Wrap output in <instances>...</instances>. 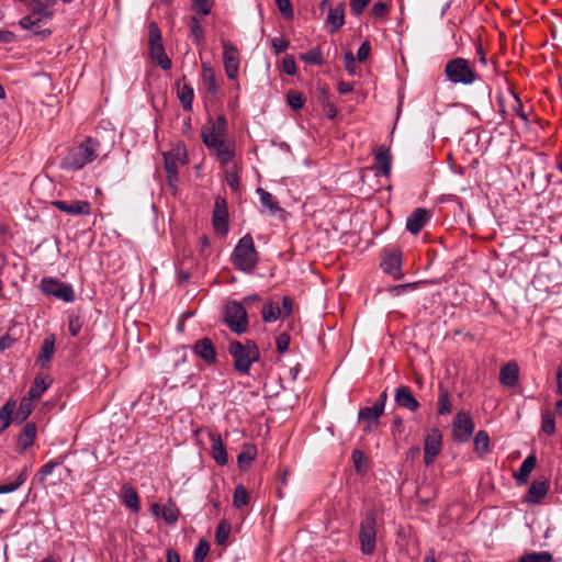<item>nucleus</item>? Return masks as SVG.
Masks as SVG:
<instances>
[{
  "instance_id": "8fccbe9b",
  "label": "nucleus",
  "mask_w": 562,
  "mask_h": 562,
  "mask_svg": "<svg viewBox=\"0 0 562 562\" xmlns=\"http://www.w3.org/2000/svg\"><path fill=\"white\" fill-rule=\"evenodd\" d=\"M34 400H31L29 396L22 397L20 401L19 408L16 411V417L23 422L32 413V402Z\"/></svg>"
},
{
  "instance_id": "ea45409f",
  "label": "nucleus",
  "mask_w": 562,
  "mask_h": 562,
  "mask_svg": "<svg viewBox=\"0 0 562 562\" xmlns=\"http://www.w3.org/2000/svg\"><path fill=\"white\" fill-rule=\"evenodd\" d=\"M257 193L260 196L261 204L265 207H267L271 214H276L277 212H283V210L279 206L278 202L274 201V198L271 193L263 190L262 188H258Z\"/></svg>"
},
{
  "instance_id": "f03ea898",
  "label": "nucleus",
  "mask_w": 562,
  "mask_h": 562,
  "mask_svg": "<svg viewBox=\"0 0 562 562\" xmlns=\"http://www.w3.org/2000/svg\"><path fill=\"white\" fill-rule=\"evenodd\" d=\"M100 143L87 137L79 146L72 148L61 161V167L67 170H79L98 157Z\"/></svg>"
},
{
  "instance_id": "4d7b16f0",
  "label": "nucleus",
  "mask_w": 562,
  "mask_h": 562,
  "mask_svg": "<svg viewBox=\"0 0 562 562\" xmlns=\"http://www.w3.org/2000/svg\"><path fill=\"white\" fill-rule=\"evenodd\" d=\"M497 105H498L503 122L508 121L510 119V111L508 109V95L507 94L498 95L497 97Z\"/></svg>"
},
{
  "instance_id": "0e129e2a",
  "label": "nucleus",
  "mask_w": 562,
  "mask_h": 562,
  "mask_svg": "<svg viewBox=\"0 0 562 562\" xmlns=\"http://www.w3.org/2000/svg\"><path fill=\"white\" fill-rule=\"evenodd\" d=\"M59 464H61V461H49L48 463L42 465L38 472L41 481H44L48 475H50L54 469Z\"/></svg>"
},
{
  "instance_id": "423d86ee",
  "label": "nucleus",
  "mask_w": 562,
  "mask_h": 562,
  "mask_svg": "<svg viewBox=\"0 0 562 562\" xmlns=\"http://www.w3.org/2000/svg\"><path fill=\"white\" fill-rule=\"evenodd\" d=\"M359 540L363 554L370 555L374 552L376 540V514L374 510H368L361 520Z\"/></svg>"
},
{
  "instance_id": "6e6d98bb",
  "label": "nucleus",
  "mask_w": 562,
  "mask_h": 562,
  "mask_svg": "<svg viewBox=\"0 0 562 562\" xmlns=\"http://www.w3.org/2000/svg\"><path fill=\"white\" fill-rule=\"evenodd\" d=\"M352 461L355 464V469L359 473H363L366 471L367 457L361 450L352 451Z\"/></svg>"
},
{
  "instance_id": "ddd939ff",
  "label": "nucleus",
  "mask_w": 562,
  "mask_h": 562,
  "mask_svg": "<svg viewBox=\"0 0 562 562\" xmlns=\"http://www.w3.org/2000/svg\"><path fill=\"white\" fill-rule=\"evenodd\" d=\"M178 162H187V154L184 149L177 148L175 151L164 154V165L167 172L168 184L176 187L178 182Z\"/></svg>"
},
{
  "instance_id": "c85d7f7f",
  "label": "nucleus",
  "mask_w": 562,
  "mask_h": 562,
  "mask_svg": "<svg viewBox=\"0 0 562 562\" xmlns=\"http://www.w3.org/2000/svg\"><path fill=\"white\" fill-rule=\"evenodd\" d=\"M383 411L375 406L374 404L372 406H367L359 409L358 418L361 422H366L368 425L364 428V431L370 432L371 431V425L376 424L379 418L383 415Z\"/></svg>"
},
{
  "instance_id": "0eeeda50",
  "label": "nucleus",
  "mask_w": 562,
  "mask_h": 562,
  "mask_svg": "<svg viewBox=\"0 0 562 562\" xmlns=\"http://www.w3.org/2000/svg\"><path fill=\"white\" fill-rule=\"evenodd\" d=\"M26 7L30 10V14L19 21V25L24 30L40 26L43 22L53 18V13L47 10V4L41 0H30Z\"/></svg>"
},
{
  "instance_id": "f257e3e1",
  "label": "nucleus",
  "mask_w": 562,
  "mask_h": 562,
  "mask_svg": "<svg viewBox=\"0 0 562 562\" xmlns=\"http://www.w3.org/2000/svg\"><path fill=\"white\" fill-rule=\"evenodd\" d=\"M228 353L233 358L235 371L243 375H248L252 363L260 359L259 348L251 339H247L245 342L238 340L231 341Z\"/></svg>"
},
{
  "instance_id": "774afa93",
  "label": "nucleus",
  "mask_w": 562,
  "mask_h": 562,
  "mask_svg": "<svg viewBox=\"0 0 562 562\" xmlns=\"http://www.w3.org/2000/svg\"><path fill=\"white\" fill-rule=\"evenodd\" d=\"M370 50H371V46H370V43L368 41L363 42L360 47L358 48V52H357V59L360 61V63H363L368 59L369 55H370Z\"/></svg>"
},
{
  "instance_id": "052dcab7",
  "label": "nucleus",
  "mask_w": 562,
  "mask_h": 562,
  "mask_svg": "<svg viewBox=\"0 0 562 562\" xmlns=\"http://www.w3.org/2000/svg\"><path fill=\"white\" fill-rule=\"evenodd\" d=\"M289 345H290V335L289 334L281 333L277 336L276 346H277V350L280 353H284L285 351H288Z\"/></svg>"
},
{
  "instance_id": "de8ad7c7",
  "label": "nucleus",
  "mask_w": 562,
  "mask_h": 562,
  "mask_svg": "<svg viewBox=\"0 0 562 562\" xmlns=\"http://www.w3.org/2000/svg\"><path fill=\"white\" fill-rule=\"evenodd\" d=\"M190 36L196 44H201L204 41V31L196 16H191L190 19Z\"/></svg>"
},
{
  "instance_id": "37998d69",
  "label": "nucleus",
  "mask_w": 562,
  "mask_h": 562,
  "mask_svg": "<svg viewBox=\"0 0 562 562\" xmlns=\"http://www.w3.org/2000/svg\"><path fill=\"white\" fill-rule=\"evenodd\" d=\"M519 562H553V558L548 551L530 552L520 557Z\"/></svg>"
},
{
  "instance_id": "5701e85b",
  "label": "nucleus",
  "mask_w": 562,
  "mask_h": 562,
  "mask_svg": "<svg viewBox=\"0 0 562 562\" xmlns=\"http://www.w3.org/2000/svg\"><path fill=\"white\" fill-rule=\"evenodd\" d=\"M519 380V367L514 360L505 363L499 371V383L506 387H514Z\"/></svg>"
},
{
  "instance_id": "f704fd0d",
  "label": "nucleus",
  "mask_w": 562,
  "mask_h": 562,
  "mask_svg": "<svg viewBox=\"0 0 562 562\" xmlns=\"http://www.w3.org/2000/svg\"><path fill=\"white\" fill-rule=\"evenodd\" d=\"M55 351V337L53 335L46 337L41 346V351L37 358L41 367H45L53 358Z\"/></svg>"
},
{
  "instance_id": "b1692460",
  "label": "nucleus",
  "mask_w": 562,
  "mask_h": 562,
  "mask_svg": "<svg viewBox=\"0 0 562 562\" xmlns=\"http://www.w3.org/2000/svg\"><path fill=\"white\" fill-rule=\"evenodd\" d=\"M395 402L398 406L411 412H416L419 407L418 401L414 397L411 387L402 385L396 389Z\"/></svg>"
},
{
  "instance_id": "58836bf2",
  "label": "nucleus",
  "mask_w": 562,
  "mask_h": 562,
  "mask_svg": "<svg viewBox=\"0 0 562 562\" xmlns=\"http://www.w3.org/2000/svg\"><path fill=\"white\" fill-rule=\"evenodd\" d=\"M474 451L483 457L490 451V437L485 430H480L474 437Z\"/></svg>"
},
{
  "instance_id": "3c124183",
  "label": "nucleus",
  "mask_w": 562,
  "mask_h": 562,
  "mask_svg": "<svg viewBox=\"0 0 562 562\" xmlns=\"http://www.w3.org/2000/svg\"><path fill=\"white\" fill-rule=\"evenodd\" d=\"M209 551H210V543L206 540L201 539L194 549L193 561L194 562H204L206 555L209 554Z\"/></svg>"
},
{
  "instance_id": "7c9ffc66",
  "label": "nucleus",
  "mask_w": 562,
  "mask_h": 562,
  "mask_svg": "<svg viewBox=\"0 0 562 562\" xmlns=\"http://www.w3.org/2000/svg\"><path fill=\"white\" fill-rule=\"evenodd\" d=\"M376 175L387 177L391 172V155L387 149L380 148L374 155Z\"/></svg>"
},
{
  "instance_id": "49530a36",
  "label": "nucleus",
  "mask_w": 562,
  "mask_h": 562,
  "mask_svg": "<svg viewBox=\"0 0 562 562\" xmlns=\"http://www.w3.org/2000/svg\"><path fill=\"white\" fill-rule=\"evenodd\" d=\"M26 477H27L26 470H22L18 474L14 482H10V483L0 485V493L5 494V493L14 492L26 481Z\"/></svg>"
},
{
  "instance_id": "412c9836",
  "label": "nucleus",
  "mask_w": 562,
  "mask_h": 562,
  "mask_svg": "<svg viewBox=\"0 0 562 562\" xmlns=\"http://www.w3.org/2000/svg\"><path fill=\"white\" fill-rule=\"evenodd\" d=\"M207 149L212 150L216 156L217 160L222 165H227L231 162L235 155V145L232 142H227L225 138L215 143V145H211Z\"/></svg>"
},
{
  "instance_id": "f8f14e48",
  "label": "nucleus",
  "mask_w": 562,
  "mask_h": 562,
  "mask_svg": "<svg viewBox=\"0 0 562 562\" xmlns=\"http://www.w3.org/2000/svg\"><path fill=\"white\" fill-rule=\"evenodd\" d=\"M474 431V422L467 412H459L452 424V434L458 442L468 441Z\"/></svg>"
},
{
  "instance_id": "6e6552de",
  "label": "nucleus",
  "mask_w": 562,
  "mask_h": 562,
  "mask_svg": "<svg viewBox=\"0 0 562 562\" xmlns=\"http://www.w3.org/2000/svg\"><path fill=\"white\" fill-rule=\"evenodd\" d=\"M41 290L45 295L55 296L66 303L75 301L72 285L54 278H44L41 281Z\"/></svg>"
},
{
  "instance_id": "bf43d9fd",
  "label": "nucleus",
  "mask_w": 562,
  "mask_h": 562,
  "mask_svg": "<svg viewBox=\"0 0 562 562\" xmlns=\"http://www.w3.org/2000/svg\"><path fill=\"white\" fill-rule=\"evenodd\" d=\"M225 179L233 192L239 191V178L235 170H226Z\"/></svg>"
},
{
  "instance_id": "7ed1b4c3",
  "label": "nucleus",
  "mask_w": 562,
  "mask_h": 562,
  "mask_svg": "<svg viewBox=\"0 0 562 562\" xmlns=\"http://www.w3.org/2000/svg\"><path fill=\"white\" fill-rule=\"evenodd\" d=\"M231 260L239 271L251 273L256 269L259 262V255L250 234H246L238 240Z\"/></svg>"
},
{
  "instance_id": "c03bdc74",
  "label": "nucleus",
  "mask_w": 562,
  "mask_h": 562,
  "mask_svg": "<svg viewBox=\"0 0 562 562\" xmlns=\"http://www.w3.org/2000/svg\"><path fill=\"white\" fill-rule=\"evenodd\" d=\"M438 414L447 415L451 413V403L449 398V393L446 389L440 387L438 395Z\"/></svg>"
},
{
  "instance_id": "69168bd1",
  "label": "nucleus",
  "mask_w": 562,
  "mask_h": 562,
  "mask_svg": "<svg viewBox=\"0 0 562 562\" xmlns=\"http://www.w3.org/2000/svg\"><path fill=\"white\" fill-rule=\"evenodd\" d=\"M344 64H345L346 70L350 75H355L356 74V60H355V56H353V54L351 52H346L344 54Z\"/></svg>"
},
{
  "instance_id": "4468645a",
  "label": "nucleus",
  "mask_w": 562,
  "mask_h": 562,
  "mask_svg": "<svg viewBox=\"0 0 562 562\" xmlns=\"http://www.w3.org/2000/svg\"><path fill=\"white\" fill-rule=\"evenodd\" d=\"M212 225L214 232L221 236L228 233V210L226 200L222 196H216L214 202V210L212 215Z\"/></svg>"
},
{
  "instance_id": "bb28decb",
  "label": "nucleus",
  "mask_w": 562,
  "mask_h": 562,
  "mask_svg": "<svg viewBox=\"0 0 562 562\" xmlns=\"http://www.w3.org/2000/svg\"><path fill=\"white\" fill-rule=\"evenodd\" d=\"M326 23L331 33L337 32L345 24V4L342 2L329 9Z\"/></svg>"
},
{
  "instance_id": "4be33fe9",
  "label": "nucleus",
  "mask_w": 562,
  "mask_h": 562,
  "mask_svg": "<svg viewBox=\"0 0 562 562\" xmlns=\"http://www.w3.org/2000/svg\"><path fill=\"white\" fill-rule=\"evenodd\" d=\"M211 440V456L218 465H225L228 462V456L224 447L222 437L216 431L209 434Z\"/></svg>"
},
{
  "instance_id": "f3484780",
  "label": "nucleus",
  "mask_w": 562,
  "mask_h": 562,
  "mask_svg": "<svg viewBox=\"0 0 562 562\" xmlns=\"http://www.w3.org/2000/svg\"><path fill=\"white\" fill-rule=\"evenodd\" d=\"M192 350L209 366L214 364L217 360L216 349L210 338L205 337L196 340Z\"/></svg>"
},
{
  "instance_id": "dca6fc26",
  "label": "nucleus",
  "mask_w": 562,
  "mask_h": 562,
  "mask_svg": "<svg viewBox=\"0 0 562 562\" xmlns=\"http://www.w3.org/2000/svg\"><path fill=\"white\" fill-rule=\"evenodd\" d=\"M52 205L69 215H89L91 212V204L88 201H61L56 200L52 202Z\"/></svg>"
},
{
  "instance_id": "39448f33",
  "label": "nucleus",
  "mask_w": 562,
  "mask_h": 562,
  "mask_svg": "<svg viewBox=\"0 0 562 562\" xmlns=\"http://www.w3.org/2000/svg\"><path fill=\"white\" fill-rule=\"evenodd\" d=\"M223 321L227 327L235 334L248 331V314L243 303L231 301L224 308Z\"/></svg>"
},
{
  "instance_id": "9d476101",
  "label": "nucleus",
  "mask_w": 562,
  "mask_h": 562,
  "mask_svg": "<svg viewBox=\"0 0 562 562\" xmlns=\"http://www.w3.org/2000/svg\"><path fill=\"white\" fill-rule=\"evenodd\" d=\"M293 310V300L285 295L282 297L281 306L277 302H268L263 305L261 316L263 322L272 323L281 317H289Z\"/></svg>"
},
{
  "instance_id": "20e7f679",
  "label": "nucleus",
  "mask_w": 562,
  "mask_h": 562,
  "mask_svg": "<svg viewBox=\"0 0 562 562\" xmlns=\"http://www.w3.org/2000/svg\"><path fill=\"white\" fill-rule=\"evenodd\" d=\"M447 79L454 85H472L476 80V74L470 61L462 57L449 60L445 66Z\"/></svg>"
},
{
  "instance_id": "9b49d317",
  "label": "nucleus",
  "mask_w": 562,
  "mask_h": 562,
  "mask_svg": "<svg viewBox=\"0 0 562 562\" xmlns=\"http://www.w3.org/2000/svg\"><path fill=\"white\" fill-rule=\"evenodd\" d=\"M223 47V64L225 74L229 79H235L239 69V50L228 40H221Z\"/></svg>"
},
{
  "instance_id": "13d9d810",
  "label": "nucleus",
  "mask_w": 562,
  "mask_h": 562,
  "mask_svg": "<svg viewBox=\"0 0 562 562\" xmlns=\"http://www.w3.org/2000/svg\"><path fill=\"white\" fill-rule=\"evenodd\" d=\"M149 48L156 45H162L160 31L155 22L149 24Z\"/></svg>"
},
{
  "instance_id": "a878e982",
  "label": "nucleus",
  "mask_w": 562,
  "mask_h": 562,
  "mask_svg": "<svg viewBox=\"0 0 562 562\" xmlns=\"http://www.w3.org/2000/svg\"><path fill=\"white\" fill-rule=\"evenodd\" d=\"M177 94L181 102V105L184 111H192V103L194 99V90L190 83L186 82V79L182 78L176 82Z\"/></svg>"
},
{
  "instance_id": "cd10ccee",
  "label": "nucleus",
  "mask_w": 562,
  "mask_h": 562,
  "mask_svg": "<svg viewBox=\"0 0 562 562\" xmlns=\"http://www.w3.org/2000/svg\"><path fill=\"white\" fill-rule=\"evenodd\" d=\"M537 458L535 454H529L521 463L519 470L514 473V479L518 485H524L528 482L529 475L535 469Z\"/></svg>"
},
{
  "instance_id": "79ce46f5",
  "label": "nucleus",
  "mask_w": 562,
  "mask_h": 562,
  "mask_svg": "<svg viewBox=\"0 0 562 562\" xmlns=\"http://www.w3.org/2000/svg\"><path fill=\"white\" fill-rule=\"evenodd\" d=\"M301 59L311 65H323L324 58L321 47L316 46L301 55Z\"/></svg>"
},
{
  "instance_id": "72a5a7b5",
  "label": "nucleus",
  "mask_w": 562,
  "mask_h": 562,
  "mask_svg": "<svg viewBox=\"0 0 562 562\" xmlns=\"http://www.w3.org/2000/svg\"><path fill=\"white\" fill-rule=\"evenodd\" d=\"M122 498L123 504L133 513L139 512V497L135 488L130 485H124L122 488Z\"/></svg>"
},
{
  "instance_id": "2f4dec72",
  "label": "nucleus",
  "mask_w": 562,
  "mask_h": 562,
  "mask_svg": "<svg viewBox=\"0 0 562 562\" xmlns=\"http://www.w3.org/2000/svg\"><path fill=\"white\" fill-rule=\"evenodd\" d=\"M507 95L510 117L517 115L522 122L527 124L529 122L528 114L524 110V104L520 98L514 91H509Z\"/></svg>"
},
{
  "instance_id": "338daca9",
  "label": "nucleus",
  "mask_w": 562,
  "mask_h": 562,
  "mask_svg": "<svg viewBox=\"0 0 562 562\" xmlns=\"http://www.w3.org/2000/svg\"><path fill=\"white\" fill-rule=\"evenodd\" d=\"M389 11V8L385 3L383 2H375L372 8H371V14L376 18V19H381L383 16L386 15Z\"/></svg>"
},
{
  "instance_id": "2eb2a0df",
  "label": "nucleus",
  "mask_w": 562,
  "mask_h": 562,
  "mask_svg": "<svg viewBox=\"0 0 562 562\" xmlns=\"http://www.w3.org/2000/svg\"><path fill=\"white\" fill-rule=\"evenodd\" d=\"M441 434L438 429L430 430L424 442V462L430 465L441 450Z\"/></svg>"
},
{
  "instance_id": "e433bc0d",
  "label": "nucleus",
  "mask_w": 562,
  "mask_h": 562,
  "mask_svg": "<svg viewBox=\"0 0 562 562\" xmlns=\"http://www.w3.org/2000/svg\"><path fill=\"white\" fill-rule=\"evenodd\" d=\"M180 516V509L176 505V503L172 499H169L164 506L161 510V517L162 519L169 524L173 525L177 522Z\"/></svg>"
},
{
  "instance_id": "c756f323",
  "label": "nucleus",
  "mask_w": 562,
  "mask_h": 562,
  "mask_svg": "<svg viewBox=\"0 0 562 562\" xmlns=\"http://www.w3.org/2000/svg\"><path fill=\"white\" fill-rule=\"evenodd\" d=\"M35 437L36 425L34 423L25 424L16 441V445L20 448V450L25 451L26 449H29L33 445Z\"/></svg>"
},
{
  "instance_id": "5fc2aeb1",
  "label": "nucleus",
  "mask_w": 562,
  "mask_h": 562,
  "mask_svg": "<svg viewBox=\"0 0 562 562\" xmlns=\"http://www.w3.org/2000/svg\"><path fill=\"white\" fill-rule=\"evenodd\" d=\"M286 99H288L289 105L295 111L301 110L304 105V98L297 91L290 90Z\"/></svg>"
},
{
  "instance_id": "1a4fd4ad",
  "label": "nucleus",
  "mask_w": 562,
  "mask_h": 562,
  "mask_svg": "<svg viewBox=\"0 0 562 562\" xmlns=\"http://www.w3.org/2000/svg\"><path fill=\"white\" fill-rule=\"evenodd\" d=\"M227 132V121L223 115L216 117L215 121L209 120L201 128V137L203 144L209 147L225 138Z\"/></svg>"
},
{
  "instance_id": "e2e57ef3",
  "label": "nucleus",
  "mask_w": 562,
  "mask_h": 562,
  "mask_svg": "<svg viewBox=\"0 0 562 562\" xmlns=\"http://www.w3.org/2000/svg\"><path fill=\"white\" fill-rule=\"evenodd\" d=\"M369 2L370 0H350V11L352 15L359 16L364 11Z\"/></svg>"
},
{
  "instance_id": "4c0bfd02",
  "label": "nucleus",
  "mask_w": 562,
  "mask_h": 562,
  "mask_svg": "<svg viewBox=\"0 0 562 562\" xmlns=\"http://www.w3.org/2000/svg\"><path fill=\"white\" fill-rule=\"evenodd\" d=\"M15 411V402L9 401L0 408V432L4 431L12 422V415Z\"/></svg>"
},
{
  "instance_id": "a18cd8bd",
  "label": "nucleus",
  "mask_w": 562,
  "mask_h": 562,
  "mask_svg": "<svg viewBox=\"0 0 562 562\" xmlns=\"http://www.w3.org/2000/svg\"><path fill=\"white\" fill-rule=\"evenodd\" d=\"M229 533H231V525L227 521L222 520L217 525L216 531H215L216 544H218V546L226 544Z\"/></svg>"
},
{
  "instance_id": "a211bd4d",
  "label": "nucleus",
  "mask_w": 562,
  "mask_h": 562,
  "mask_svg": "<svg viewBox=\"0 0 562 562\" xmlns=\"http://www.w3.org/2000/svg\"><path fill=\"white\" fill-rule=\"evenodd\" d=\"M431 214L428 210L424 207H418L414 210L411 215L406 220V229L413 234L417 235L424 226L430 220Z\"/></svg>"
},
{
  "instance_id": "603ef678",
  "label": "nucleus",
  "mask_w": 562,
  "mask_h": 562,
  "mask_svg": "<svg viewBox=\"0 0 562 562\" xmlns=\"http://www.w3.org/2000/svg\"><path fill=\"white\" fill-rule=\"evenodd\" d=\"M82 324H83V322L79 315H77V314L68 315V329L72 337H76L79 335Z\"/></svg>"
},
{
  "instance_id": "473e14b6",
  "label": "nucleus",
  "mask_w": 562,
  "mask_h": 562,
  "mask_svg": "<svg viewBox=\"0 0 562 562\" xmlns=\"http://www.w3.org/2000/svg\"><path fill=\"white\" fill-rule=\"evenodd\" d=\"M50 383L52 380L49 379L48 375H36L32 386L27 392V396L31 397V400H38L43 395V393L48 389Z\"/></svg>"
},
{
  "instance_id": "864d4df0",
  "label": "nucleus",
  "mask_w": 562,
  "mask_h": 562,
  "mask_svg": "<svg viewBox=\"0 0 562 562\" xmlns=\"http://www.w3.org/2000/svg\"><path fill=\"white\" fill-rule=\"evenodd\" d=\"M214 5V0H192V8L198 13L207 15Z\"/></svg>"
},
{
  "instance_id": "a19ab883",
  "label": "nucleus",
  "mask_w": 562,
  "mask_h": 562,
  "mask_svg": "<svg viewBox=\"0 0 562 562\" xmlns=\"http://www.w3.org/2000/svg\"><path fill=\"white\" fill-rule=\"evenodd\" d=\"M249 494L244 485H237L233 495V505L235 508H241L249 503Z\"/></svg>"
},
{
  "instance_id": "680f3d73",
  "label": "nucleus",
  "mask_w": 562,
  "mask_h": 562,
  "mask_svg": "<svg viewBox=\"0 0 562 562\" xmlns=\"http://www.w3.org/2000/svg\"><path fill=\"white\" fill-rule=\"evenodd\" d=\"M277 7L285 19H292L293 9L290 0H276Z\"/></svg>"
},
{
  "instance_id": "09e8293b",
  "label": "nucleus",
  "mask_w": 562,
  "mask_h": 562,
  "mask_svg": "<svg viewBox=\"0 0 562 562\" xmlns=\"http://www.w3.org/2000/svg\"><path fill=\"white\" fill-rule=\"evenodd\" d=\"M541 429L548 436H551L555 432L554 415L549 411L542 412Z\"/></svg>"
},
{
  "instance_id": "393cba45",
  "label": "nucleus",
  "mask_w": 562,
  "mask_h": 562,
  "mask_svg": "<svg viewBox=\"0 0 562 562\" xmlns=\"http://www.w3.org/2000/svg\"><path fill=\"white\" fill-rule=\"evenodd\" d=\"M201 68L203 86L212 97H215L220 91L215 69L207 61L202 63Z\"/></svg>"
},
{
  "instance_id": "6ab92c4d",
  "label": "nucleus",
  "mask_w": 562,
  "mask_h": 562,
  "mask_svg": "<svg viewBox=\"0 0 562 562\" xmlns=\"http://www.w3.org/2000/svg\"><path fill=\"white\" fill-rule=\"evenodd\" d=\"M383 271L395 279H401L403 273L401 272L402 267V254L398 249L392 250L389 255L383 258L381 263Z\"/></svg>"
},
{
  "instance_id": "aec40b11",
  "label": "nucleus",
  "mask_w": 562,
  "mask_h": 562,
  "mask_svg": "<svg viewBox=\"0 0 562 562\" xmlns=\"http://www.w3.org/2000/svg\"><path fill=\"white\" fill-rule=\"evenodd\" d=\"M550 484L547 479L535 480L525 497V502L528 504H539L541 499L547 495Z\"/></svg>"
},
{
  "instance_id": "c9c22d12",
  "label": "nucleus",
  "mask_w": 562,
  "mask_h": 562,
  "mask_svg": "<svg viewBox=\"0 0 562 562\" xmlns=\"http://www.w3.org/2000/svg\"><path fill=\"white\" fill-rule=\"evenodd\" d=\"M151 58L159 65L164 70L171 68V60L167 56L164 45H156L149 48Z\"/></svg>"
}]
</instances>
